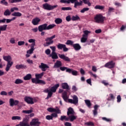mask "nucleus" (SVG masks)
Masks as SVG:
<instances>
[{"mask_svg":"<svg viewBox=\"0 0 126 126\" xmlns=\"http://www.w3.org/2000/svg\"><path fill=\"white\" fill-rule=\"evenodd\" d=\"M71 7H63L62 8V10H71Z\"/></svg>","mask_w":126,"mask_h":126,"instance_id":"52","label":"nucleus"},{"mask_svg":"<svg viewBox=\"0 0 126 126\" xmlns=\"http://www.w3.org/2000/svg\"><path fill=\"white\" fill-rule=\"evenodd\" d=\"M40 21H41V19L40 18L38 17H35L32 19V23L33 24V25H38Z\"/></svg>","mask_w":126,"mask_h":126,"instance_id":"15","label":"nucleus"},{"mask_svg":"<svg viewBox=\"0 0 126 126\" xmlns=\"http://www.w3.org/2000/svg\"><path fill=\"white\" fill-rule=\"evenodd\" d=\"M20 126H30V125L28 123L21 122L20 123Z\"/></svg>","mask_w":126,"mask_h":126,"instance_id":"42","label":"nucleus"},{"mask_svg":"<svg viewBox=\"0 0 126 126\" xmlns=\"http://www.w3.org/2000/svg\"><path fill=\"white\" fill-rule=\"evenodd\" d=\"M38 79H37V78L35 79V78H32V83H35V84H38Z\"/></svg>","mask_w":126,"mask_h":126,"instance_id":"53","label":"nucleus"},{"mask_svg":"<svg viewBox=\"0 0 126 126\" xmlns=\"http://www.w3.org/2000/svg\"><path fill=\"white\" fill-rule=\"evenodd\" d=\"M83 1L85 4H88L89 6H91V3H90L89 0H83Z\"/></svg>","mask_w":126,"mask_h":126,"instance_id":"44","label":"nucleus"},{"mask_svg":"<svg viewBox=\"0 0 126 126\" xmlns=\"http://www.w3.org/2000/svg\"><path fill=\"white\" fill-rule=\"evenodd\" d=\"M94 110L93 111L94 113V116H96L97 114H98V112H97V111H98V108H99V106L97 105H95L94 107Z\"/></svg>","mask_w":126,"mask_h":126,"instance_id":"23","label":"nucleus"},{"mask_svg":"<svg viewBox=\"0 0 126 126\" xmlns=\"http://www.w3.org/2000/svg\"><path fill=\"white\" fill-rule=\"evenodd\" d=\"M104 19L105 17L101 14L96 15L94 18V22L96 23H103Z\"/></svg>","mask_w":126,"mask_h":126,"instance_id":"2","label":"nucleus"},{"mask_svg":"<svg viewBox=\"0 0 126 126\" xmlns=\"http://www.w3.org/2000/svg\"><path fill=\"white\" fill-rule=\"evenodd\" d=\"M72 21H76V20H80V18L78 15L73 16L71 18Z\"/></svg>","mask_w":126,"mask_h":126,"instance_id":"32","label":"nucleus"},{"mask_svg":"<svg viewBox=\"0 0 126 126\" xmlns=\"http://www.w3.org/2000/svg\"><path fill=\"white\" fill-rule=\"evenodd\" d=\"M37 84H43V85H45V84H46V82L44 80H38Z\"/></svg>","mask_w":126,"mask_h":126,"instance_id":"47","label":"nucleus"},{"mask_svg":"<svg viewBox=\"0 0 126 126\" xmlns=\"http://www.w3.org/2000/svg\"><path fill=\"white\" fill-rule=\"evenodd\" d=\"M94 8L95 9H104V6L101 5H96Z\"/></svg>","mask_w":126,"mask_h":126,"instance_id":"51","label":"nucleus"},{"mask_svg":"<svg viewBox=\"0 0 126 126\" xmlns=\"http://www.w3.org/2000/svg\"><path fill=\"white\" fill-rule=\"evenodd\" d=\"M64 126H71V123L69 122H65L64 123Z\"/></svg>","mask_w":126,"mask_h":126,"instance_id":"64","label":"nucleus"},{"mask_svg":"<svg viewBox=\"0 0 126 126\" xmlns=\"http://www.w3.org/2000/svg\"><path fill=\"white\" fill-rule=\"evenodd\" d=\"M45 54H46L47 55H50L51 54V50L48 49L45 50Z\"/></svg>","mask_w":126,"mask_h":126,"instance_id":"61","label":"nucleus"},{"mask_svg":"<svg viewBox=\"0 0 126 126\" xmlns=\"http://www.w3.org/2000/svg\"><path fill=\"white\" fill-rule=\"evenodd\" d=\"M50 57H51L53 60H57L59 59V57L58 56V54L56 52H52L50 55Z\"/></svg>","mask_w":126,"mask_h":126,"instance_id":"18","label":"nucleus"},{"mask_svg":"<svg viewBox=\"0 0 126 126\" xmlns=\"http://www.w3.org/2000/svg\"><path fill=\"white\" fill-rule=\"evenodd\" d=\"M32 78V75L31 74H28L24 77V80H30Z\"/></svg>","mask_w":126,"mask_h":126,"instance_id":"29","label":"nucleus"},{"mask_svg":"<svg viewBox=\"0 0 126 126\" xmlns=\"http://www.w3.org/2000/svg\"><path fill=\"white\" fill-rule=\"evenodd\" d=\"M60 2H61V3H69V1H68V0H61Z\"/></svg>","mask_w":126,"mask_h":126,"instance_id":"58","label":"nucleus"},{"mask_svg":"<svg viewBox=\"0 0 126 126\" xmlns=\"http://www.w3.org/2000/svg\"><path fill=\"white\" fill-rule=\"evenodd\" d=\"M41 124V122H39L38 119H33L30 123V126H39Z\"/></svg>","mask_w":126,"mask_h":126,"instance_id":"6","label":"nucleus"},{"mask_svg":"<svg viewBox=\"0 0 126 126\" xmlns=\"http://www.w3.org/2000/svg\"><path fill=\"white\" fill-rule=\"evenodd\" d=\"M84 34L83 35H84L85 37H88V34H90L91 33V32L86 30L83 32Z\"/></svg>","mask_w":126,"mask_h":126,"instance_id":"40","label":"nucleus"},{"mask_svg":"<svg viewBox=\"0 0 126 126\" xmlns=\"http://www.w3.org/2000/svg\"><path fill=\"white\" fill-rule=\"evenodd\" d=\"M61 66H62V62L60 61H57L55 63L54 67H55V68H58V67H60Z\"/></svg>","mask_w":126,"mask_h":126,"instance_id":"22","label":"nucleus"},{"mask_svg":"<svg viewBox=\"0 0 126 126\" xmlns=\"http://www.w3.org/2000/svg\"><path fill=\"white\" fill-rule=\"evenodd\" d=\"M22 16V14L19 12H15L12 14V16H16L17 17H20Z\"/></svg>","mask_w":126,"mask_h":126,"instance_id":"26","label":"nucleus"},{"mask_svg":"<svg viewBox=\"0 0 126 126\" xmlns=\"http://www.w3.org/2000/svg\"><path fill=\"white\" fill-rule=\"evenodd\" d=\"M65 44L66 45H70L71 46H73V41L70 40H68Z\"/></svg>","mask_w":126,"mask_h":126,"instance_id":"46","label":"nucleus"},{"mask_svg":"<svg viewBox=\"0 0 126 126\" xmlns=\"http://www.w3.org/2000/svg\"><path fill=\"white\" fill-rule=\"evenodd\" d=\"M17 120L18 121H20L21 120V117L20 116H13L12 117V121H16Z\"/></svg>","mask_w":126,"mask_h":126,"instance_id":"39","label":"nucleus"},{"mask_svg":"<svg viewBox=\"0 0 126 126\" xmlns=\"http://www.w3.org/2000/svg\"><path fill=\"white\" fill-rule=\"evenodd\" d=\"M12 64H13V62H8L7 63V64L6 65L5 67V70L7 71H9V69H10V68L11 66H12Z\"/></svg>","mask_w":126,"mask_h":126,"instance_id":"16","label":"nucleus"},{"mask_svg":"<svg viewBox=\"0 0 126 126\" xmlns=\"http://www.w3.org/2000/svg\"><path fill=\"white\" fill-rule=\"evenodd\" d=\"M44 75V72H42L40 74H35V78L37 80H39L40 79L42 78V76Z\"/></svg>","mask_w":126,"mask_h":126,"instance_id":"33","label":"nucleus"},{"mask_svg":"<svg viewBox=\"0 0 126 126\" xmlns=\"http://www.w3.org/2000/svg\"><path fill=\"white\" fill-rule=\"evenodd\" d=\"M55 22L56 24H61L63 22V19L58 18L55 20Z\"/></svg>","mask_w":126,"mask_h":126,"instance_id":"35","label":"nucleus"},{"mask_svg":"<svg viewBox=\"0 0 126 126\" xmlns=\"http://www.w3.org/2000/svg\"><path fill=\"white\" fill-rule=\"evenodd\" d=\"M3 14L4 15V16H9V15H10V14H11V12H10V10H9V9H7L4 12Z\"/></svg>","mask_w":126,"mask_h":126,"instance_id":"28","label":"nucleus"},{"mask_svg":"<svg viewBox=\"0 0 126 126\" xmlns=\"http://www.w3.org/2000/svg\"><path fill=\"white\" fill-rule=\"evenodd\" d=\"M62 86L63 89H67L68 90L69 89V86L66 83H62Z\"/></svg>","mask_w":126,"mask_h":126,"instance_id":"27","label":"nucleus"},{"mask_svg":"<svg viewBox=\"0 0 126 126\" xmlns=\"http://www.w3.org/2000/svg\"><path fill=\"white\" fill-rule=\"evenodd\" d=\"M72 99H68V102L69 103H71V104H74V105H76L78 104V97L76 95H73L72 96Z\"/></svg>","mask_w":126,"mask_h":126,"instance_id":"5","label":"nucleus"},{"mask_svg":"<svg viewBox=\"0 0 126 126\" xmlns=\"http://www.w3.org/2000/svg\"><path fill=\"white\" fill-rule=\"evenodd\" d=\"M68 117H66V116H62L60 118V120L62 121V122L65 120L66 122H68Z\"/></svg>","mask_w":126,"mask_h":126,"instance_id":"38","label":"nucleus"},{"mask_svg":"<svg viewBox=\"0 0 126 126\" xmlns=\"http://www.w3.org/2000/svg\"><path fill=\"white\" fill-rule=\"evenodd\" d=\"M62 97L64 101L67 100V93L66 92H63L62 94Z\"/></svg>","mask_w":126,"mask_h":126,"instance_id":"30","label":"nucleus"},{"mask_svg":"<svg viewBox=\"0 0 126 126\" xmlns=\"http://www.w3.org/2000/svg\"><path fill=\"white\" fill-rule=\"evenodd\" d=\"M88 37L87 36H85V35H82V37L81 39V43H86L87 41V39Z\"/></svg>","mask_w":126,"mask_h":126,"instance_id":"34","label":"nucleus"},{"mask_svg":"<svg viewBox=\"0 0 126 126\" xmlns=\"http://www.w3.org/2000/svg\"><path fill=\"white\" fill-rule=\"evenodd\" d=\"M26 65H24L22 64H17L15 66V68L16 69H20L21 68H26Z\"/></svg>","mask_w":126,"mask_h":126,"instance_id":"25","label":"nucleus"},{"mask_svg":"<svg viewBox=\"0 0 126 126\" xmlns=\"http://www.w3.org/2000/svg\"><path fill=\"white\" fill-rule=\"evenodd\" d=\"M46 120L50 121V120H53V116L52 115H47L46 117Z\"/></svg>","mask_w":126,"mask_h":126,"instance_id":"55","label":"nucleus"},{"mask_svg":"<svg viewBox=\"0 0 126 126\" xmlns=\"http://www.w3.org/2000/svg\"><path fill=\"white\" fill-rule=\"evenodd\" d=\"M50 67L43 63H40V65L39 66V68L41 69L42 71H46L47 68H49Z\"/></svg>","mask_w":126,"mask_h":126,"instance_id":"10","label":"nucleus"},{"mask_svg":"<svg viewBox=\"0 0 126 126\" xmlns=\"http://www.w3.org/2000/svg\"><path fill=\"white\" fill-rule=\"evenodd\" d=\"M22 122L24 123H28V122H29V117L26 116L25 118L23 119Z\"/></svg>","mask_w":126,"mask_h":126,"instance_id":"49","label":"nucleus"},{"mask_svg":"<svg viewBox=\"0 0 126 126\" xmlns=\"http://www.w3.org/2000/svg\"><path fill=\"white\" fill-rule=\"evenodd\" d=\"M85 125L86 126H94V123H93V122H91L86 123H85Z\"/></svg>","mask_w":126,"mask_h":126,"instance_id":"54","label":"nucleus"},{"mask_svg":"<svg viewBox=\"0 0 126 126\" xmlns=\"http://www.w3.org/2000/svg\"><path fill=\"white\" fill-rule=\"evenodd\" d=\"M66 20L68 22H69V21H70V20H71V18L70 17V16H68L66 17Z\"/></svg>","mask_w":126,"mask_h":126,"instance_id":"63","label":"nucleus"},{"mask_svg":"<svg viewBox=\"0 0 126 126\" xmlns=\"http://www.w3.org/2000/svg\"><path fill=\"white\" fill-rule=\"evenodd\" d=\"M59 57L64 61V62H67V63H70V59L68 57L66 56L64 54H58Z\"/></svg>","mask_w":126,"mask_h":126,"instance_id":"7","label":"nucleus"},{"mask_svg":"<svg viewBox=\"0 0 126 126\" xmlns=\"http://www.w3.org/2000/svg\"><path fill=\"white\" fill-rule=\"evenodd\" d=\"M22 1V0H9V2L10 3H14L16 2H21Z\"/></svg>","mask_w":126,"mask_h":126,"instance_id":"41","label":"nucleus"},{"mask_svg":"<svg viewBox=\"0 0 126 126\" xmlns=\"http://www.w3.org/2000/svg\"><path fill=\"white\" fill-rule=\"evenodd\" d=\"M75 51H79L81 49V46L78 43H76L73 45L72 46Z\"/></svg>","mask_w":126,"mask_h":126,"instance_id":"20","label":"nucleus"},{"mask_svg":"<svg viewBox=\"0 0 126 126\" xmlns=\"http://www.w3.org/2000/svg\"><path fill=\"white\" fill-rule=\"evenodd\" d=\"M67 115L68 117H69V116H72L74 115V111H73V109H72V108L70 107L68 109Z\"/></svg>","mask_w":126,"mask_h":126,"instance_id":"17","label":"nucleus"},{"mask_svg":"<svg viewBox=\"0 0 126 126\" xmlns=\"http://www.w3.org/2000/svg\"><path fill=\"white\" fill-rule=\"evenodd\" d=\"M82 3H83V2L81 0H80L79 2H78V1H76L74 2V7H75V8H77V6H80L82 5Z\"/></svg>","mask_w":126,"mask_h":126,"instance_id":"21","label":"nucleus"},{"mask_svg":"<svg viewBox=\"0 0 126 126\" xmlns=\"http://www.w3.org/2000/svg\"><path fill=\"white\" fill-rule=\"evenodd\" d=\"M24 100L28 104H31V105H33V104H34V101H33V98L30 96H26L24 98Z\"/></svg>","mask_w":126,"mask_h":126,"instance_id":"9","label":"nucleus"},{"mask_svg":"<svg viewBox=\"0 0 126 126\" xmlns=\"http://www.w3.org/2000/svg\"><path fill=\"white\" fill-rule=\"evenodd\" d=\"M55 26L56 25L55 24L49 25L47 26V30H50V29H53V28H54Z\"/></svg>","mask_w":126,"mask_h":126,"instance_id":"45","label":"nucleus"},{"mask_svg":"<svg viewBox=\"0 0 126 126\" xmlns=\"http://www.w3.org/2000/svg\"><path fill=\"white\" fill-rule=\"evenodd\" d=\"M19 101L17 100H14L13 98H10L9 100V104L11 107H13V106H16L18 105Z\"/></svg>","mask_w":126,"mask_h":126,"instance_id":"11","label":"nucleus"},{"mask_svg":"<svg viewBox=\"0 0 126 126\" xmlns=\"http://www.w3.org/2000/svg\"><path fill=\"white\" fill-rule=\"evenodd\" d=\"M57 48L59 50H63V52H67L68 51V48H66V46L64 44L59 43L57 45Z\"/></svg>","mask_w":126,"mask_h":126,"instance_id":"8","label":"nucleus"},{"mask_svg":"<svg viewBox=\"0 0 126 126\" xmlns=\"http://www.w3.org/2000/svg\"><path fill=\"white\" fill-rule=\"evenodd\" d=\"M56 7H58V5L52 6L49 4L48 3L43 4V8H44V9H46V10H52V9H54V8H56Z\"/></svg>","mask_w":126,"mask_h":126,"instance_id":"4","label":"nucleus"},{"mask_svg":"<svg viewBox=\"0 0 126 126\" xmlns=\"http://www.w3.org/2000/svg\"><path fill=\"white\" fill-rule=\"evenodd\" d=\"M6 28H7V25L0 26V34L1 33V31H6Z\"/></svg>","mask_w":126,"mask_h":126,"instance_id":"24","label":"nucleus"},{"mask_svg":"<svg viewBox=\"0 0 126 126\" xmlns=\"http://www.w3.org/2000/svg\"><path fill=\"white\" fill-rule=\"evenodd\" d=\"M0 95H3L4 96H6L7 95V93L5 91H2L0 92Z\"/></svg>","mask_w":126,"mask_h":126,"instance_id":"62","label":"nucleus"},{"mask_svg":"<svg viewBox=\"0 0 126 126\" xmlns=\"http://www.w3.org/2000/svg\"><path fill=\"white\" fill-rule=\"evenodd\" d=\"M34 51V49L31 48L30 50L27 51V54H33V52Z\"/></svg>","mask_w":126,"mask_h":126,"instance_id":"57","label":"nucleus"},{"mask_svg":"<svg viewBox=\"0 0 126 126\" xmlns=\"http://www.w3.org/2000/svg\"><path fill=\"white\" fill-rule=\"evenodd\" d=\"M0 3L1 4H4V5H6L7 6L8 5V2L7 1H5V0H2L0 1Z\"/></svg>","mask_w":126,"mask_h":126,"instance_id":"43","label":"nucleus"},{"mask_svg":"<svg viewBox=\"0 0 126 126\" xmlns=\"http://www.w3.org/2000/svg\"><path fill=\"white\" fill-rule=\"evenodd\" d=\"M55 38H56V35L55 34L50 37H47L46 39H45L46 42V45L44 44V46L46 47L50 46L51 44H54V40H53V39H55Z\"/></svg>","mask_w":126,"mask_h":126,"instance_id":"3","label":"nucleus"},{"mask_svg":"<svg viewBox=\"0 0 126 126\" xmlns=\"http://www.w3.org/2000/svg\"><path fill=\"white\" fill-rule=\"evenodd\" d=\"M3 59L4 61L7 62V63H11V62H10V61H11L12 60L11 56L9 55L7 56H3Z\"/></svg>","mask_w":126,"mask_h":126,"instance_id":"19","label":"nucleus"},{"mask_svg":"<svg viewBox=\"0 0 126 126\" xmlns=\"http://www.w3.org/2000/svg\"><path fill=\"white\" fill-rule=\"evenodd\" d=\"M25 44V42L24 41H19L18 42V46H23Z\"/></svg>","mask_w":126,"mask_h":126,"instance_id":"59","label":"nucleus"},{"mask_svg":"<svg viewBox=\"0 0 126 126\" xmlns=\"http://www.w3.org/2000/svg\"><path fill=\"white\" fill-rule=\"evenodd\" d=\"M15 84H21L23 83V80L20 79H17L14 82Z\"/></svg>","mask_w":126,"mask_h":126,"instance_id":"37","label":"nucleus"},{"mask_svg":"<svg viewBox=\"0 0 126 126\" xmlns=\"http://www.w3.org/2000/svg\"><path fill=\"white\" fill-rule=\"evenodd\" d=\"M10 43H11V44H15V39H14V38H10Z\"/></svg>","mask_w":126,"mask_h":126,"instance_id":"60","label":"nucleus"},{"mask_svg":"<svg viewBox=\"0 0 126 126\" xmlns=\"http://www.w3.org/2000/svg\"><path fill=\"white\" fill-rule=\"evenodd\" d=\"M58 87H60V84H57L54 86L45 89L44 91L45 93H48V95L47 97L46 98V100H48L49 98H51L53 95V93H55L56 91H57V89H58Z\"/></svg>","mask_w":126,"mask_h":126,"instance_id":"1","label":"nucleus"},{"mask_svg":"<svg viewBox=\"0 0 126 126\" xmlns=\"http://www.w3.org/2000/svg\"><path fill=\"white\" fill-rule=\"evenodd\" d=\"M88 10H89V8H83V9L81 10L80 12L81 13H84V12H85V11H88Z\"/></svg>","mask_w":126,"mask_h":126,"instance_id":"50","label":"nucleus"},{"mask_svg":"<svg viewBox=\"0 0 126 126\" xmlns=\"http://www.w3.org/2000/svg\"><path fill=\"white\" fill-rule=\"evenodd\" d=\"M85 102L87 106H88V107H91V102H90V100H85Z\"/></svg>","mask_w":126,"mask_h":126,"instance_id":"48","label":"nucleus"},{"mask_svg":"<svg viewBox=\"0 0 126 126\" xmlns=\"http://www.w3.org/2000/svg\"><path fill=\"white\" fill-rule=\"evenodd\" d=\"M104 66L105 67H108V68H113L115 67V63H114L113 61H111L110 62L106 63L104 65Z\"/></svg>","mask_w":126,"mask_h":126,"instance_id":"13","label":"nucleus"},{"mask_svg":"<svg viewBox=\"0 0 126 126\" xmlns=\"http://www.w3.org/2000/svg\"><path fill=\"white\" fill-rule=\"evenodd\" d=\"M68 119H69L68 121L70 120V122H73L74 120H76V117L74 115H70L68 116Z\"/></svg>","mask_w":126,"mask_h":126,"instance_id":"31","label":"nucleus"},{"mask_svg":"<svg viewBox=\"0 0 126 126\" xmlns=\"http://www.w3.org/2000/svg\"><path fill=\"white\" fill-rule=\"evenodd\" d=\"M47 24H44L43 25H40L38 27V31L39 32H42L43 30H47Z\"/></svg>","mask_w":126,"mask_h":126,"instance_id":"12","label":"nucleus"},{"mask_svg":"<svg viewBox=\"0 0 126 126\" xmlns=\"http://www.w3.org/2000/svg\"><path fill=\"white\" fill-rule=\"evenodd\" d=\"M47 111H48V112H50V113H53V112H54L57 114H61V110L59 109H56L52 107H49L47 108Z\"/></svg>","mask_w":126,"mask_h":126,"instance_id":"14","label":"nucleus"},{"mask_svg":"<svg viewBox=\"0 0 126 126\" xmlns=\"http://www.w3.org/2000/svg\"><path fill=\"white\" fill-rule=\"evenodd\" d=\"M71 73H72V75H75V76H76V75H78V72L76 70H72Z\"/></svg>","mask_w":126,"mask_h":126,"instance_id":"56","label":"nucleus"},{"mask_svg":"<svg viewBox=\"0 0 126 126\" xmlns=\"http://www.w3.org/2000/svg\"><path fill=\"white\" fill-rule=\"evenodd\" d=\"M22 113L24 114H32V113H33V108H31L29 110H23Z\"/></svg>","mask_w":126,"mask_h":126,"instance_id":"36","label":"nucleus"}]
</instances>
